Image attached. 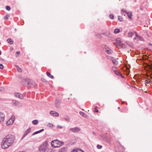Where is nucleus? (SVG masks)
Segmentation results:
<instances>
[{"mask_svg":"<svg viewBox=\"0 0 152 152\" xmlns=\"http://www.w3.org/2000/svg\"><path fill=\"white\" fill-rule=\"evenodd\" d=\"M5 117L4 113L0 112V123H2L4 122Z\"/></svg>","mask_w":152,"mask_h":152,"instance_id":"obj_7","label":"nucleus"},{"mask_svg":"<svg viewBox=\"0 0 152 152\" xmlns=\"http://www.w3.org/2000/svg\"><path fill=\"white\" fill-rule=\"evenodd\" d=\"M6 9L8 11L10 10V6H7L6 7Z\"/></svg>","mask_w":152,"mask_h":152,"instance_id":"obj_38","label":"nucleus"},{"mask_svg":"<svg viewBox=\"0 0 152 152\" xmlns=\"http://www.w3.org/2000/svg\"><path fill=\"white\" fill-rule=\"evenodd\" d=\"M48 126L52 128L53 127V125L52 124L48 123Z\"/></svg>","mask_w":152,"mask_h":152,"instance_id":"obj_29","label":"nucleus"},{"mask_svg":"<svg viewBox=\"0 0 152 152\" xmlns=\"http://www.w3.org/2000/svg\"><path fill=\"white\" fill-rule=\"evenodd\" d=\"M149 45L151 46H152V44H151V43H149Z\"/></svg>","mask_w":152,"mask_h":152,"instance_id":"obj_47","label":"nucleus"},{"mask_svg":"<svg viewBox=\"0 0 152 152\" xmlns=\"http://www.w3.org/2000/svg\"><path fill=\"white\" fill-rule=\"evenodd\" d=\"M134 35L136 36H137V33L135 32H129L128 33V37H131Z\"/></svg>","mask_w":152,"mask_h":152,"instance_id":"obj_10","label":"nucleus"},{"mask_svg":"<svg viewBox=\"0 0 152 152\" xmlns=\"http://www.w3.org/2000/svg\"><path fill=\"white\" fill-rule=\"evenodd\" d=\"M115 74L117 75H119L121 76V77H123L122 75L117 70H114Z\"/></svg>","mask_w":152,"mask_h":152,"instance_id":"obj_16","label":"nucleus"},{"mask_svg":"<svg viewBox=\"0 0 152 152\" xmlns=\"http://www.w3.org/2000/svg\"><path fill=\"white\" fill-rule=\"evenodd\" d=\"M120 32V30L118 28H116L115 29L114 31V33L115 34H117Z\"/></svg>","mask_w":152,"mask_h":152,"instance_id":"obj_21","label":"nucleus"},{"mask_svg":"<svg viewBox=\"0 0 152 152\" xmlns=\"http://www.w3.org/2000/svg\"><path fill=\"white\" fill-rule=\"evenodd\" d=\"M38 121L37 120H35L33 121L32 123L34 125H36L38 124Z\"/></svg>","mask_w":152,"mask_h":152,"instance_id":"obj_23","label":"nucleus"},{"mask_svg":"<svg viewBox=\"0 0 152 152\" xmlns=\"http://www.w3.org/2000/svg\"><path fill=\"white\" fill-rule=\"evenodd\" d=\"M57 128H59V129H62L63 128V127L61 126H59V125H58L57 126Z\"/></svg>","mask_w":152,"mask_h":152,"instance_id":"obj_39","label":"nucleus"},{"mask_svg":"<svg viewBox=\"0 0 152 152\" xmlns=\"http://www.w3.org/2000/svg\"><path fill=\"white\" fill-rule=\"evenodd\" d=\"M44 130L43 129H41V130H39V131H37V132H34V133H33V135H34L36 134H37L43 131Z\"/></svg>","mask_w":152,"mask_h":152,"instance_id":"obj_20","label":"nucleus"},{"mask_svg":"<svg viewBox=\"0 0 152 152\" xmlns=\"http://www.w3.org/2000/svg\"><path fill=\"white\" fill-rule=\"evenodd\" d=\"M20 54V52L19 51H17L16 53V57H17L18 56V55H19Z\"/></svg>","mask_w":152,"mask_h":152,"instance_id":"obj_37","label":"nucleus"},{"mask_svg":"<svg viewBox=\"0 0 152 152\" xmlns=\"http://www.w3.org/2000/svg\"><path fill=\"white\" fill-rule=\"evenodd\" d=\"M118 19L120 21H122L123 20L122 18V17H121L120 16H118Z\"/></svg>","mask_w":152,"mask_h":152,"instance_id":"obj_33","label":"nucleus"},{"mask_svg":"<svg viewBox=\"0 0 152 152\" xmlns=\"http://www.w3.org/2000/svg\"><path fill=\"white\" fill-rule=\"evenodd\" d=\"M97 147L99 149H101L102 148V146L99 145H97Z\"/></svg>","mask_w":152,"mask_h":152,"instance_id":"obj_30","label":"nucleus"},{"mask_svg":"<svg viewBox=\"0 0 152 152\" xmlns=\"http://www.w3.org/2000/svg\"><path fill=\"white\" fill-rule=\"evenodd\" d=\"M80 130V128L76 127L70 128L69 132L77 133L79 132Z\"/></svg>","mask_w":152,"mask_h":152,"instance_id":"obj_4","label":"nucleus"},{"mask_svg":"<svg viewBox=\"0 0 152 152\" xmlns=\"http://www.w3.org/2000/svg\"><path fill=\"white\" fill-rule=\"evenodd\" d=\"M10 139H11V140H10V145L12 144L14 142L15 139V137L14 135H10Z\"/></svg>","mask_w":152,"mask_h":152,"instance_id":"obj_12","label":"nucleus"},{"mask_svg":"<svg viewBox=\"0 0 152 152\" xmlns=\"http://www.w3.org/2000/svg\"><path fill=\"white\" fill-rule=\"evenodd\" d=\"M80 115H82L83 117H85V115H86V114L82 112H80Z\"/></svg>","mask_w":152,"mask_h":152,"instance_id":"obj_28","label":"nucleus"},{"mask_svg":"<svg viewBox=\"0 0 152 152\" xmlns=\"http://www.w3.org/2000/svg\"><path fill=\"white\" fill-rule=\"evenodd\" d=\"M8 17H9V15H6L4 17V19L5 20H8Z\"/></svg>","mask_w":152,"mask_h":152,"instance_id":"obj_26","label":"nucleus"},{"mask_svg":"<svg viewBox=\"0 0 152 152\" xmlns=\"http://www.w3.org/2000/svg\"><path fill=\"white\" fill-rule=\"evenodd\" d=\"M14 95L15 97L20 99H22L23 98V95L19 93H15Z\"/></svg>","mask_w":152,"mask_h":152,"instance_id":"obj_8","label":"nucleus"},{"mask_svg":"<svg viewBox=\"0 0 152 152\" xmlns=\"http://www.w3.org/2000/svg\"><path fill=\"white\" fill-rule=\"evenodd\" d=\"M66 148H63L60 149L58 152H66Z\"/></svg>","mask_w":152,"mask_h":152,"instance_id":"obj_17","label":"nucleus"},{"mask_svg":"<svg viewBox=\"0 0 152 152\" xmlns=\"http://www.w3.org/2000/svg\"><path fill=\"white\" fill-rule=\"evenodd\" d=\"M13 41L12 40H11V39H10V44H12L13 43Z\"/></svg>","mask_w":152,"mask_h":152,"instance_id":"obj_43","label":"nucleus"},{"mask_svg":"<svg viewBox=\"0 0 152 152\" xmlns=\"http://www.w3.org/2000/svg\"><path fill=\"white\" fill-rule=\"evenodd\" d=\"M51 150L50 148V150H48L47 151L45 152H51Z\"/></svg>","mask_w":152,"mask_h":152,"instance_id":"obj_44","label":"nucleus"},{"mask_svg":"<svg viewBox=\"0 0 152 152\" xmlns=\"http://www.w3.org/2000/svg\"><path fill=\"white\" fill-rule=\"evenodd\" d=\"M71 152H84L81 150L77 148L71 151Z\"/></svg>","mask_w":152,"mask_h":152,"instance_id":"obj_15","label":"nucleus"},{"mask_svg":"<svg viewBox=\"0 0 152 152\" xmlns=\"http://www.w3.org/2000/svg\"><path fill=\"white\" fill-rule=\"evenodd\" d=\"M19 152H26L25 151H19Z\"/></svg>","mask_w":152,"mask_h":152,"instance_id":"obj_50","label":"nucleus"},{"mask_svg":"<svg viewBox=\"0 0 152 152\" xmlns=\"http://www.w3.org/2000/svg\"><path fill=\"white\" fill-rule=\"evenodd\" d=\"M10 121V119H9L7 122L6 123V124L7 125H10V123H9V121Z\"/></svg>","mask_w":152,"mask_h":152,"instance_id":"obj_40","label":"nucleus"},{"mask_svg":"<svg viewBox=\"0 0 152 152\" xmlns=\"http://www.w3.org/2000/svg\"><path fill=\"white\" fill-rule=\"evenodd\" d=\"M15 117L14 115H12L10 118V125H12L15 120Z\"/></svg>","mask_w":152,"mask_h":152,"instance_id":"obj_11","label":"nucleus"},{"mask_svg":"<svg viewBox=\"0 0 152 152\" xmlns=\"http://www.w3.org/2000/svg\"><path fill=\"white\" fill-rule=\"evenodd\" d=\"M60 101L59 100H57L56 101V103H59L60 102Z\"/></svg>","mask_w":152,"mask_h":152,"instance_id":"obj_45","label":"nucleus"},{"mask_svg":"<svg viewBox=\"0 0 152 152\" xmlns=\"http://www.w3.org/2000/svg\"><path fill=\"white\" fill-rule=\"evenodd\" d=\"M151 82V80L150 79H148L147 80L145 81V83L146 84H148Z\"/></svg>","mask_w":152,"mask_h":152,"instance_id":"obj_25","label":"nucleus"},{"mask_svg":"<svg viewBox=\"0 0 152 152\" xmlns=\"http://www.w3.org/2000/svg\"><path fill=\"white\" fill-rule=\"evenodd\" d=\"M50 114L53 116L57 117L59 115V114L58 112H57L54 111H51L50 112Z\"/></svg>","mask_w":152,"mask_h":152,"instance_id":"obj_9","label":"nucleus"},{"mask_svg":"<svg viewBox=\"0 0 152 152\" xmlns=\"http://www.w3.org/2000/svg\"><path fill=\"white\" fill-rule=\"evenodd\" d=\"M12 104L14 106H18L20 105V104L17 101L13 100L12 102Z\"/></svg>","mask_w":152,"mask_h":152,"instance_id":"obj_14","label":"nucleus"},{"mask_svg":"<svg viewBox=\"0 0 152 152\" xmlns=\"http://www.w3.org/2000/svg\"><path fill=\"white\" fill-rule=\"evenodd\" d=\"M28 83L27 86L28 87H29L31 88H33L35 86V83H34L33 81L29 79V80H28Z\"/></svg>","mask_w":152,"mask_h":152,"instance_id":"obj_6","label":"nucleus"},{"mask_svg":"<svg viewBox=\"0 0 152 152\" xmlns=\"http://www.w3.org/2000/svg\"><path fill=\"white\" fill-rule=\"evenodd\" d=\"M110 35V33H108V34L107 35V36H109Z\"/></svg>","mask_w":152,"mask_h":152,"instance_id":"obj_48","label":"nucleus"},{"mask_svg":"<svg viewBox=\"0 0 152 152\" xmlns=\"http://www.w3.org/2000/svg\"><path fill=\"white\" fill-rule=\"evenodd\" d=\"M1 60L3 61L4 60L2 59V58H0V61H1Z\"/></svg>","mask_w":152,"mask_h":152,"instance_id":"obj_49","label":"nucleus"},{"mask_svg":"<svg viewBox=\"0 0 152 152\" xmlns=\"http://www.w3.org/2000/svg\"><path fill=\"white\" fill-rule=\"evenodd\" d=\"M63 144V143L58 140H54L51 142V145L52 147L54 148L58 147Z\"/></svg>","mask_w":152,"mask_h":152,"instance_id":"obj_3","label":"nucleus"},{"mask_svg":"<svg viewBox=\"0 0 152 152\" xmlns=\"http://www.w3.org/2000/svg\"><path fill=\"white\" fill-rule=\"evenodd\" d=\"M47 75L51 79L53 78V76L51 75V74L49 72H47L46 73Z\"/></svg>","mask_w":152,"mask_h":152,"instance_id":"obj_19","label":"nucleus"},{"mask_svg":"<svg viewBox=\"0 0 152 152\" xmlns=\"http://www.w3.org/2000/svg\"><path fill=\"white\" fill-rule=\"evenodd\" d=\"M31 128L29 127L25 131L24 134H23L22 138V139L24 138L28 134L31 132Z\"/></svg>","mask_w":152,"mask_h":152,"instance_id":"obj_5","label":"nucleus"},{"mask_svg":"<svg viewBox=\"0 0 152 152\" xmlns=\"http://www.w3.org/2000/svg\"><path fill=\"white\" fill-rule=\"evenodd\" d=\"M112 60L113 62L115 65H117L118 64V62L116 59L112 58Z\"/></svg>","mask_w":152,"mask_h":152,"instance_id":"obj_18","label":"nucleus"},{"mask_svg":"<svg viewBox=\"0 0 152 152\" xmlns=\"http://www.w3.org/2000/svg\"><path fill=\"white\" fill-rule=\"evenodd\" d=\"M147 66L150 69H152V64L151 65V66L150 65L148 64H147Z\"/></svg>","mask_w":152,"mask_h":152,"instance_id":"obj_32","label":"nucleus"},{"mask_svg":"<svg viewBox=\"0 0 152 152\" xmlns=\"http://www.w3.org/2000/svg\"><path fill=\"white\" fill-rule=\"evenodd\" d=\"M126 13L129 18L130 19L131 18V16L132 15V13L130 12H127Z\"/></svg>","mask_w":152,"mask_h":152,"instance_id":"obj_22","label":"nucleus"},{"mask_svg":"<svg viewBox=\"0 0 152 152\" xmlns=\"http://www.w3.org/2000/svg\"><path fill=\"white\" fill-rule=\"evenodd\" d=\"M110 18L111 19H113L114 18V16L113 15L111 14L110 15Z\"/></svg>","mask_w":152,"mask_h":152,"instance_id":"obj_35","label":"nucleus"},{"mask_svg":"<svg viewBox=\"0 0 152 152\" xmlns=\"http://www.w3.org/2000/svg\"><path fill=\"white\" fill-rule=\"evenodd\" d=\"M97 107L96 106V107H95V112H96V113L98 112V111H99L98 110H97L96 109Z\"/></svg>","mask_w":152,"mask_h":152,"instance_id":"obj_41","label":"nucleus"},{"mask_svg":"<svg viewBox=\"0 0 152 152\" xmlns=\"http://www.w3.org/2000/svg\"><path fill=\"white\" fill-rule=\"evenodd\" d=\"M105 52L108 54H110L112 53V51L111 49H109L106 50Z\"/></svg>","mask_w":152,"mask_h":152,"instance_id":"obj_24","label":"nucleus"},{"mask_svg":"<svg viewBox=\"0 0 152 152\" xmlns=\"http://www.w3.org/2000/svg\"><path fill=\"white\" fill-rule=\"evenodd\" d=\"M16 67L17 68L18 71V72H22V70H21V69L19 67H18V66H17Z\"/></svg>","mask_w":152,"mask_h":152,"instance_id":"obj_27","label":"nucleus"},{"mask_svg":"<svg viewBox=\"0 0 152 152\" xmlns=\"http://www.w3.org/2000/svg\"><path fill=\"white\" fill-rule=\"evenodd\" d=\"M116 41L117 43L118 44H119L121 43V41L119 38L117 39L116 40Z\"/></svg>","mask_w":152,"mask_h":152,"instance_id":"obj_31","label":"nucleus"},{"mask_svg":"<svg viewBox=\"0 0 152 152\" xmlns=\"http://www.w3.org/2000/svg\"><path fill=\"white\" fill-rule=\"evenodd\" d=\"M1 88V89L0 90H2L3 89V88Z\"/></svg>","mask_w":152,"mask_h":152,"instance_id":"obj_51","label":"nucleus"},{"mask_svg":"<svg viewBox=\"0 0 152 152\" xmlns=\"http://www.w3.org/2000/svg\"><path fill=\"white\" fill-rule=\"evenodd\" d=\"M4 68L3 65L1 64H0V69H2Z\"/></svg>","mask_w":152,"mask_h":152,"instance_id":"obj_34","label":"nucleus"},{"mask_svg":"<svg viewBox=\"0 0 152 152\" xmlns=\"http://www.w3.org/2000/svg\"><path fill=\"white\" fill-rule=\"evenodd\" d=\"M122 47L123 48H125L126 47V45H125L124 44H122Z\"/></svg>","mask_w":152,"mask_h":152,"instance_id":"obj_36","label":"nucleus"},{"mask_svg":"<svg viewBox=\"0 0 152 152\" xmlns=\"http://www.w3.org/2000/svg\"><path fill=\"white\" fill-rule=\"evenodd\" d=\"M7 42L9 43L10 42V39H8L7 40Z\"/></svg>","mask_w":152,"mask_h":152,"instance_id":"obj_46","label":"nucleus"},{"mask_svg":"<svg viewBox=\"0 0 152 152\" xmlns=\"http://www.w3.org/2000/svg\"><path fill=\"white\" fill-rule=\"evenodd\" d=\"M49 145L47 142L45 141L43 142L39 147L38 150L40 152H45L48 150H50L48 148Z\"/></svg>","mask_w":152,"mask_h":152,"instance_id":"obj_2","label":"nucleus"},{"mask_svg":"<svg viewBox=\"0 0 152 152\" xmlns=\"http://www.w3.org/2000/svg\"><path fill=\"white\" fill-rule=\"evenodd\" d=\"M29 79H26L23 80L22 81V84L24 85H27L28 83V80H29Z\"/></svg>","mask_w":152,"mask_h":152,"instance_id":"obj_13","label":"nucleus"},{"mask_svg":"<svg viewBox=\"0 0 152 152\" xmlns=\"http://www.w3.org/2000/svg\"><path fill=\"white\" fill-rule=\"evenodd\" d=\"M121 11L122 12H126V13L127 12V11H126L125 10H124V9H123V10H121Z\"/></svg>","mask_w":152,"mask_h":152,"instance_id":"obj_42","label":"nucleus"},{"mask_svg":"<svg viewBox=\"0 0 152 152\" xmlns=\"http://www.w3.org/2000/svg\"><path fill=\"white\" fill-rule=\"evenodd\" d=\"M10 136H6L3 139L1 143V147L3 149H6L10 146Z\"/></svg>","mask_w":152,"mask_h":152,"instance_id":"obj_1","label":"nucleus"},{"mask_svg":"<svg viewBox=\"0 0 152 152\" xmlns=\"http://www.w3.org/2000/svg\"><path fill=\"white\" fill-rule=\"evenodd\" d=\"M13 50V48H10V50Z\"/></svg>","mask_w":152,"mask_h":152,"instance_id":"obj_52","label":"nucleus"}]
</instances>
